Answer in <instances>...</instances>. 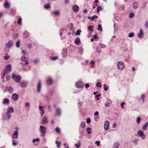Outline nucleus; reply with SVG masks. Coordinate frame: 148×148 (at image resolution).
Listing matches in <instances>:
<instances>
[{"label":"nucleus","mask_w":148,"mask_h":148,"mask_svg":"<svg viewBox=\"0 0 148 148\" xmlns=\"http://www.w3.org/2000/svg\"><path fill=\"white\" fill-rule=\"evenodd\" d=\"M11 71V65L10 64H8L5 66L3 73L2 74L1 77L3 78V77L6 74L10 73Z\"/></svg>","instance_id":"1"},{"label":"nucleus","mask_w":148,"mask_h":148,"mask_svg":"<svg viewBox=\"0 0 148 148\" xmlns=\"http://www.w3.org/2000/svg\"><path fill=\"white\" fill-rule=\"evenodd\" d=\"M47 130V128L45 127L42 125L40 126L39 131L41 133V135L42 137H44L45 136Z\"/></svg>","instance_id":"2"},{"label":"nucleus","mask_w":148,"mask_h":148,"mask_svg":"<svg viewBox=\"0 0 148 148\" xmlns=\"http://www.w3.org/2000/svg\"><path fill=\"white\" fill-rule=\"evenodd\" d=\"M117 66L118 69L119 70H121L124 68L125 64L123 62L120 61L117 62Z\"/></svg>","instance_id":"3"},{"label":"nucleus","mask_w":148,"mask_h":148,"mask_svg":"<svg viewBox=\"0 0 148 148\" xmlns=\"http://www.w3.org/2000/svg\"><path fill=\"white\" fill-rule=\"evenodd\" d=\"M137 133L140 137H141L142 139H145L146 136L143 131L141 130H138L137 132Z\"/></svg>","instance_id":"4"},{"label":"nucleus","mask_w":148,"mask_h":148,"mask_svg":"<svg viewBox=\"0 0 148 148\" xmlns=\"http://www.w3.org/2000/svg\"><path fill=\"white\" fill-rule=\"evenodd\" d=\"M12 79L15 80L16 82H19V81L21 79V77L16 75L14 74L12 75Z\"/></svg>","instance_id":"5"},{"label":"nucleus","mask_w":148,"mask_h":148,"mask_svg":"<svg viewBox=\"0 0 148 148\" xmlns=\"http://www.w3.org/2000/svg\"><path fill=\"white\" fill-rule=\"evenodd\" d=\"M76 86L78 88H82L84 86V84L81 81L77 82L75 84Z\"/></svg>","instance_id":"6"},{"label":"nucleus","mask_w":148,"mask_h":148,"mask_svg":"<svg viewBox=\"0 0 148 148\" xmlns=\"http://www.w3.org/2000/svg\"><path fill=\"white\" fill-rule=\"evenodd\" d=\"M18 132L17 130L15 131L12 134V138L13 139H16L18 138Z\"/></svg>","instance_id":"7"},{"label":"nucleus","mask_w":148,"mask_h":148,"mask_svg":"<svg viewBox=\"0 0 148 148\" xmlns=\"http://www.w3.org/2000/svg\"><path fill=\"white\" fill-rule=\"evenodd\" d=\"M73 9L74 12L77 13L79 11V7L77 5H74L73 7Z\"/></svg>","instance_id":"8"},{"label":"nucleus","mask_w":148,"mask_h":148,"mask_svg":"<svg viewBox=\"0 0 148 148\" xmlns=\"http://www.w3.org/2000/svg\"><path fill=\"white\" fill-rule=\"evenodd\" d=\"M21 59V60L25 62V63L24 64L25 65L27 64H28V59L27 57H25V56H23Z\"/></svg>","instance_id":"9"},{"label":"nucleus","mask_w":148,"mask_h":148,"mask_svg":"<svg viewBox=\"0 0 148 148\" xmlns=\"http://www.w3.org/2000/svg\"><path fill=\"white\" fill-rule=\"evenodd\" d=\"M109 123L108 121L105 122L104 123V127L105 130H107L109 129Z\"/></svg>","instance_id":"10"},{"label":"nucleus","mask_w":148,"mask_h":148,"mask_svg":"<svg viewBox=\"0 0 148 148\" xmlns=\"http://www.w3.org/2000/svg\"><path fill=\"white\" fill-rule=\"evenodd\" d=\"M13 43V41L10 40L6 44V46L8 48H10L12 47Z\"/></svg>","instance_id":"11"},{"label":"nucleus","mask_w":148,"mask_h":148,"mask_svg":"<svg viewBox=\"0 0 148 148\" xmlns=\"http://www.w3.org/2000/svg\"><path fill=\"white\" fill-rule=\"evenodd\" d=\"M139 7V3L136 1L134 2L133 3V8L134 9H137Z\"/></svg>","instance_id":"12"},{"label":"nucleus","mask_w":148,"mask_h":148,"mask_svg":"<svg viewBox=\"0 0 148 148\" xmlns=\"http://www.w3.org/2000/svg\"><path fill=\"white\" fill-rule=\"evenodd\" d=\"M12 98L14 101L17 100L18 99V95L16 93L13 94L12 96Z\"/></svg>","instance_id":"13"},{"label":"nucleus","mask_w":148,"mask_h":148,"mask_svg":"<svg viewBox=\"0 0 148 148\" xmlns=\"http://www.w3.org/2000/svg\"><path fill=\"white\" fill-rule=\"evenodd\" d=\"M41 87V82L40 80H39L37 85V91L38 93L40 91V89Z\"/></svg>","instance_id":"14"},{"label":"nucleus","mask_w":148,"mask_h":148,"mask_svg":"<svg viewBox=\"0 0 148 148\" xmlns=\"http://www.w3.org/2000/svg\"><path fill=\"white\" fill-rule=\"evenodd\" d=\"M6 89L10 93L13 92L14 90L13 88L11 86H7Z\"/></svg>","instance_id":"15"},{"label":"nucleus","mask_w":148,"mask_h":148,"mask_svg":"<svg viewBox=\"0 0 148 148\" xmlns=\"http://www.w3.org/2000/svg\"><path fill=\"white\" fill-rule=\"evenodd\" d=\"M14 112V109L13 107H10L8 108L7 110V112L11 113Z\"/></svg>","instance_id":"16"},{"label":"nucleus","mask_w":148,"mask_h":148,"mask_svg":"<svg viewBox=\"0 0 148 148\" xmlns=\"http://www.w3.org/2000/svg\"><path fill=\"white\" fill-rule=\"evenodd\" d=\"M46 82L47 84H51L53 82V80L51 77H49L46 80Z\"/></svg>","instance_id":"17"},{"label":"nucleus","mask_w":148,"mask_h":148,"mask_svg":"<svg viewBox=\"0 0 148 148\" xmlns=\"http://www.w3.org/2000/svg\"><path fill=\"white\" fill-rule=\"evenodd\" d=\"M80 42V38L79 37H77L75 40L74 43L76 45H78Z\"/></svg>","instance_id":"18"},{"label":"nucleus","mask_w":148,"mask_h":148,"mask_svg":"<svg viewBox=\"0 0 148 148\" xmlns=\"http://www.w3.org/2000/svg\"><path fill=\"white\" fill-rule=\"evenodd\" d=\"M80 127L82 129H83L84 130L85 128L86 123L85 122H82L80 124Z\"/></svg>","instance_id":"19"},{"label":"nucleus","mask_w":148,"mask_h":148,"mask_svg":"<svg viewBox=\"0 0 148 148\" xmlns=\"http://www.w3.org/2000/svg\"><path fill=\"white\" fill-rule=\"evenodd\" d=\"M9 100L7 98L4 99L2 101V103L3 104H8L9 103Z\"/></svg>","instance_id":"20"},{"label":"nucleus","mask_w":148,"mask_h":148,"mask_svg":"<svg viewBox=\"0 0 148 148\" xmlns=\"http://www.w3.org/2000/svg\"><path fill=\"white\" fill-rule=\"evenodd\" d=\"M148 127V122H147L142 127V128L143 130H145L147 129Z\"/></svg>","instance_id":"21"},{"label":"nucleus","mask_w":148,"mask_h":148,"mask_svg":"<svg viewBox=\"0 0 148 148\" xmlns=\"http://www.w3.org/2000/svg\"><path fill=\"white\" fill-rule=\"evenodd\" d=\"M4 6L5 8H8L10 7V5L7 1H6L4 3Z\"/></svg>","instance_id":"22"},{"label":"nucleus","mask_w":148,"mask_h":148,"mask_svg":"<svg viewBox=\"0 0 148 148\" xmlns=\"http://www.w3.org/2000/svg\"><path fill=\"white\" fill-rule=\"evenodd\" d=\"M143 35V31L142 29H140V31L139 33L138 34V37L139 38H142V36Z\"/></svg>","instance_id":"23"},{"label":"nucleus","mask_w":148,"mask_h":148,"mask_svg":"<svg viewBox=\"0 0 148 148\" xmlns=\"http://www.w3.org/2000/svg\"><path fill=\"white\" fill-rule=\"evenodd\" d=\"M61 113V110L59 108H57L56 109V114L58 115V116H60Z\"/></svg>","instance_id":"24"},{"label":"nucleus","mask_w":148,"mask_h":148,"mask_svg":"<svg viewBox=\"0 0 148 148\" xmlns=\"http://www.w3.org/2000/svg\"><path fill=\"white\" fill-rule=\"evenodd\" d=\"M119 143L118 142H116L114 144V148H118L119 146Z\"/></svg>","instance_id":"25"},{"label":"nucleus","mask_w":148,"mask_h":148,"mask_svg":"<svg viewBox=\"0 0 148 148\" xmlns=\"http://www.w3.org/2000/svg\"><path fill=\"white\" fill-rule=\"evenodd\" d=\"M103 86L104 87L103 89L105 91H107L108 90L109 88L108 86L106 85V84H103Z\"/></svg>","instance_id":"26"},{"label":"nucleus","mask_w":148,"mask_h":148,"mask_svg":"<svg viewBox=\"0 0 148 148\" xmlns=\"http://www.w3.org/2000/svg\"><path fill=\"white\" fill-rule=\"evenodd\" d=\"M81 145V144L79 141L78 142V143L77 144H75V146L77 148H79L80 147V145Z\"/></svg>","instance_id":"27"},{"label":"nucleus","mask_w":148,"mask_h":148,"mask_svg":"<svg viewBox=\"0 0 148 148\" xmlns=\"http://www.w3.org/2000/svg\"><path fill=\"white\" fill-rule=\"evenodd\" d=\"M27 83L26 82H23L21 83V86L22 87H25L26 86Z\"/></svg>","instance_id":"28"},{"label":"nucleus","mask_w":148,"mask_h":148,"mask_svg":"<svg viewBox=\"0 0 148 148\" xmlns=\"http://www.w3.org/2000/svg\"><path fill=\"white\" fill-rule=\"evenodd\" d=\"M43 123L44 124H47L48 123V120L47 119V118L46 117H45L44 118V119L43 121Z\"/></svg>","instance_id":"29"},{"label":"nucleus","mask_w":148,"mask_h":148,"mask_svg":"<svg viewBox=\"0 0 148 148\" xmlns=\"http://www.w3.org/2000/svg\"><path fill=\"white\" fill-rule=\"evenodd\" d=\"M141 120V119L140 117H138L136 119V122L138 124H139L140 123Z\"/></svg>","instance_id":"30"},{"label":"nucleus","mask_w":148,"mask_h":148,"mask_svg":"<svg viewBox=\"0 0 148 148\" xmlns=\"http://www.w3.org/2000/svg\"><path fill=\"white\" fill-rule=\"evenodd\" d=\"M86 130L88 134H90L91 133V129L90 127L87 128H86Z\"/></svg>","instance_id":"31"},{"label":"nucleus","mask_w":148,"mask_h":148,"mask_svg":"<svg viewBox=\"0 0 148 148\" xmlns=\"http://www.w3.org/2000/svg\"><path fill=\"white\" fill-rule=\"evenodd\" d=\"M97 30H100L101 32L102 31L101 26L100 24L98 25V27L97 28Z\"/></svg>","instance_id":"32"},{"label":"nucleus","mask_w":148,"mask_h":148,"mask_svg":"<svg viewBox=\"0 0 148 148\" xmlns=\"http://www.w3.org/2000/svg\"><path fill=\"white\" fill-rule=\"evenodd\" d=\"M134 13L133 12H131L130 13L129 17L130 18H132L134 17Z\"/></svg>","instance_id":"33"},{"label":"nucleus","mask_w":148,"mask_h":148,"mask_svg":"<svg viewBox=\"0 0 148 148\" xmlns=\"http://www.w3.org/2000/svg\"><path fill=\"white\" fill-rule=\"evenodd\" d=\"M50 8V5L49 4H47L44 6V8L45 9H48Z\"/></svg>","instance_id":"34"},{"label":"nucleus","mask_w":148,"mask_h":148,"mask_svg":"<svg viewBox=\"0 0 148 148\" xmlns=\"http://www.w3.org/2000/svg\"><path fill=\"white\" fill-rule=\"evenodd\" d=\"M102 8L99 6L97 7V12L99 13V12L100 10H102Z\"/></svg>","instance_id":"35"},{"label":"nucleus","mask_w":148,"mask_h":148,"mask_svg":"<svg viewBox=\"0 0 148 148\" xmlns=\"http://www.w3.org/2000/svg\"><path fill=\"white\" fill-rule=\"evenodd\" d=\"M20 45V41L18 40L16 41V46L18 48L19 47Z\"/></svg>","instance_id":"36"},{"label":"nucleus","mask_w":148,"mask_h":148,"mask_svg":"<svg viewBox=\"0 0 148 148\" xmlns=\"http://www.w3.org/2000/svg\"><path fill=\"white\" fill-rule=\"evenodd\" d=\"M96 85L97 87L101 88L102 87V85L101 84L100 82H99L96 83Z\"/></svg>","instance_id":"37"},{"label":"nucleus","mask_w":148,"mask_h":148,"mask_svg":"<svg viewBox=\"0 0 148 148\" xmlns=\"http://www.w3.org/2000/svg\"><path fill=\"white\" fill-rule=\"evenodd\" d=\"M93 26H89L88 27V30L91 32H92L93 30Z\"/></svg>","instance_id":"38"},{"label":"nucleus","mask_w":148,"mask_h":148,"mask_svg":"<svg viewBox=\"0 0 148 148\" xmlns=\"http://www.w3.org/2000/svg\"><path fill=\"white\" fill-rule=\"evenodd\" d=\"M60 14V12L58 11H55L53 12V14L55 15H59Z\"/></svg>","instance_id":"39"},{"label":"nucleus","mask_w":148,"mask_h":148,"mask_svg":"<svg viewBox=\"0 0 148 148\" xmlns=\"http://www.w3.org/2000/svg\"><path fill=\"white\" fill-rule=\"evenodd\" d=\"M100 96V94L98 93L97 95L95 96V98L97 99V100L98 101L99 100V97Z\"/></svg>","instance_id":"40"},{"label":"nucleus","mask_w":148,"mask_h":148,"mask_svg":"<svg viewBox=\"0 0 148 148\" xmlns=\"http://www.w3.org/2000/svg\"><path fill=\"white\" fill-rule=\"evenodd\" d=\"M98 16L96 15H95L91 17V21H93L94 19H97L98 18Z\"/></svg>","instance_id":"41"},{"label":"nucleus","mask_w":148,"mask_h":148,"mask_svg":"<svg viewBox=\"0 0 148 148\" xmlns=\"http://www.w3.org/2000/svg\"><path fill=\"white\" fill-rule=\"evenodd\" d=\"M95 63V62L93 61H90V64L91 65V67H94V66Z\"/></svg>","instance_id":"42"},{"label":"nucleus","mask_w":148,"mask_h":148,"mask_svg":"<svg viewBox=\"0 0 148 148\" xmlns=\"http://www.w3.org/2000/svg\"><path fill=\"white\" fill-rule=\"evenodd\" d=\"M22 19L21 17H19L18 20V24H21V22L22 21Z\"/></svg>","instance_id":"43"},{"label":"nucleus","mask_w":148,"mask_h":148,"mask_svg":"<svg viewBox=\"0 0 148 148\" xmlns=\"http://www.w3.org/2000/svg\"><path fill=\"white\" fill-rule=\"evenodd\" d=\"M81 32V31L80 30H78L76 32V35H79L80 34V33Z\"/></svg>","instance_id":"44"},{"label":"nucleus","mask_w":148,"mask_h":148,"mask_svg":"<svg viewBox=\"0 0 148 148\" xmlns=\"http://www.w3.org/2000/svg\"><path fill=\"white\" fill-rule=\"evenodd\" d=\"M134 33H130L128 35V36L130 38L134 37Z\"/></svg>","instance_id":"45"},{"label":"nucleus","mask_w":148,"mask_h":148,"mask_svg":"<svg viewBox=\"0 0 148 148\" xmlns=\"http://www.w3.org/2000/svg\"><path fill=\"white\" fill-rule=\"evenodd\" d=\"M6 115H7L9 119H10V118H11V115L10 114V113L8 112H6Z\"/></svg>","instance_id":"46"},{"label":"nucleus","mask_w":148,"mask_h":148,"mask_svg":"<svg viewBox=\"0 0 148 148\" xmlns=\"http://www.w3.org/2000/svg\"><path fill=\"white\" fill-rule=\"evenodd\" d=\"M125 104V103L124 102H122L121 103V107L122 108H124L125 107L124 106V105Z\"/></svg>","instance_id":"47"},{"label":"nucleus","mask_w":148,"mask_h":148,"mask_svg":"<svg viewBox=\"0 0 148 148\" xmlns=\"http://www.w3.org/2000/svg\"><path fill=\"white\" fill-rule=\"evenodd\" d=\"M110 103L108 102H106L105 103V106L106 107H108L109 106Z\"/></svg>","instance_id":"48"},{"label":"nucleus","mask_w":148,"mask_h":148,"mask_svg":"<svg viewBox=\"0 0 148 148\" xmlns=\"http://www.w3.org/2000/svg\"><path fill=\"white\" fill-rule=\"evenodd\" d=\"M12 145H13L15 146L16 145H17V143L15 142L14 140H12Z\"/></svg>","instance_id":"49"},{"label":"nucleus","mask_w":148,"mask_h":148,"mask_svg":"<svg viewBox=\"0 0 148 148\" xmlns=\"http://www.w3.org/2000/svg\"><path fill=\"white\" fill-rule=\"evenodd\" d=\"M56 131L57 133H59L60 132V130L58 127H57L56 129Z\"/></svg>","instance_id":"50"},{"label":"nucleus","mask_w":148,"mask_h":148,"mask_svg":"<svg viewBox=\"0 0 148 148\" xmlns=\"http://www.w3.org/2000/svg\"><path fill=\"white\" fill-rule=\"evenodd\" d=\"M83 48L80 47L79 49V53H81L83 51Z\"/></svg>","instance_id":"51"},{"label":"nucleus","mask_w":148,"mask_h":148,"mask_svg":"<svg viewBox=\"0 0 148 148\" xmlns=\"http://www.w3.org/2000/svg\"><path fill=\"white\" fill-rule=\"evenodd\" d=\"M26 46L28 48H30L32 46V44L31 43L27 44L26 45Z\"/></svg>","instance_id":"52"},{"label":"nucleus","mask_w":148,"mask_h":148,"mask_svg":"<svg viewBox=\"0 0 148 148\" xmlns=\"http://www.w3.org/2000/svg\"><path fill=\"white\" fill-rule=\"evenodd\" d=\"M10 58V57L9 56H4L3 57V58L5 60H7L8 59Z\"/></svg>","instance_id":"53"},{"label":"nucleus","mask_w":148,"mask_h":148,"mask_svg":"<svg viewBox=\"0 0 148 148\" xmlns=\"http://www.w3.org/2000/svg\"><path fill=\"white\" fill-rule=\"evenodd\" d=\"M57 58V57H50V58L51 60H56Z\"/></svg>","instance_id":"54"},{"label":"nucleus","mask_w":148,"mask_h":148,"mask_svg":"<svg viewBox=\"0 0 148 148\" xmlns=\"http://www.w3.org/2000/svg\"><path fill=\"white\" fill-rule=\"evenodd\" d=\"M138 140L137 139H135L134 140V143L136 145H137L138 143Z\"/></svg>","instance_id":"55"},{"label":"nucleus","mask_w":148,"mask_h":148,"mask_svg":"<svg viewBox=\"0 0 148 148\" xmlns=\"http://www.w3.org/2000/svg\"><path fill=\"white\" fill-rule=\"evenodd\" d=\"M100 141H96L95 142V143L97 145V146H99V145H100Z\"/></svg>","instance_id":"56"},{"label":"nucleus","mask_w":148,"mask_h":148,"mask_svg":"<svg viewBox=\"0 0 148 148\" xmlns=\"http://www.w3.org/2000/svg\"><path fill=\"white\" fill-rule=\"evenodd\" d=\"M35 63V64H36L38 63V62H39V60H38L37 59H36L35 60H34V61H33Z\"/></svg>","instance_id":"57"},{"label":"nucleus","mask_w":148,"mask_h":148,"mask_svg":"<svg viewBox=\"0 0 148 148\" xmlns=\"http://www.w3.org/2000/svg\"><path fill=\"white\" fill-rule=\"evenodd\" d=\"M56 144L57 145V147L58 148H59L60 147V143L58 142L57 141H56Z\"/></svg>","instance_id":"58"},{"label":"nucleus","mask_w":148,"mask_h":148,"mask_svg":"<svg viewBox=\"0 0 148 148\" xmlns=\"http://www.w3.org/2000/svg\"><path fill=\"white\" fill-rule=\"evenodd\" d=\"M90 122H91L90 119L89 118H88L87 119V121H86V122H87V123L88 124L90 123Z\"/></svg>","instance_id":"59"},{"label":"nucleus","mask_w":148,"mask_h":148,"mask_svg":"<svg viewBox=\"0 0 148 148\" xmlns=\"http://www.w3.org/2000/svg\"><path fill=\"white\" fill-rule=\"evenodd\" d=\"M145 26L146 28H148V22L147 21H146Z\"/></svg>","instance_id":"60"},{"label":"nucleus","mask_w":148,"mask_h":148,"mask_svg":"<svg viewBox=\"0 0 148 148\" xmlns=\"http://www.w3.org/2000/svg\"><path fill=\"white\" fill-rule=\"evenodd\" d=\"M99 114V112L97 111H96L95 113H94V116H98Z\"/></svg>","instance_id":"61"},{"label":"nucleus","mask_w":148,"mask_h":148,"mask_svg":"<svg viewBox=\"0 0 148 148\" xmlns=\"http://www.w3.org/2000/svg\"><path fill=\"white\" fill-rule=\"evenodd\" d=\"M101 47L102 48H105L106 47V45L104 44H101Z\"/></svg>","instance_id":"62"},{"label":"nucleus","mask_w":148,"mask_h":148,"mask_svg":"<svg viewBox=\"0 0 148 148\" xmlns=\"http://www.w3.org/2000/svg\"><path fill=\"white\" fill-rule=\"evenodd\" d=\"M116 127V123H114L112 124V127L113 128H115Z\"/></svg>","instance_id":"63"},{"label":"nucleus","mask_w":148,"mask_h":148,"mask_svg":"<svg viewBox=\"0 0 148 148\" xmlns=\"http://www.w3.org/2000/svg\"><path fill=\"white\" fill-rule=\"evenodd\" d=\"M85 87L86 88H88L89 87V85L88 84V83H86L85 84Z\"/></svg>","instance_id":"64"}]
</instances>
